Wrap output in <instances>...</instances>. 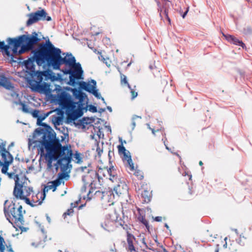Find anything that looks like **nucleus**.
<instances>
[{
  "mask_svg": "<svg viewBox=\"0 0 252 252\" xmlns=\"http://www.w3.org/2000/svg\"><path fill=\"white\" fill-rule=\"evenodd\" d=\"M32 53V58L24 61L22 63L26 72L32 77L27 79L32 90L47 95L51 103L59 105L62 109L65 110L68 119L74 121L80 117L86 102V94L76 89L66 87L63 89L60 85H56L52 91L50 85L43 80L55 81L61 78L50 71H35L34 62L43 68L52 67L57 70L60 69L62 64H65L68 69L62 71L64 74L69 75V82L73 86L83 79L81 64L76 63L75 57L71 54L66 53L62 58L61 50L55 47L49 39L45 43L40 44Z\"/></svg>",
  "mask_w": 252,
  "mask_h": 252,
  "instance_id": "f257e3e1",
  "label": "nucleus"
},
{
  "mask_svg": "<svg viewBox=\"0 0 252 252\" xmlns=\"http://www.w3.org/2000/svg\"><path fill=\"white\" fill-rule=\"evenodd\" d=\"M28 149L33 151L37 149L41 158H44L49 167L53 161L57 160L61 169L64 172L70 170L73 151L71 145L62 146L59 142H54L46 135L41 129H36L28 139Z\"/></svg>",
  "mask_w": 252,
  "mask_h": 252,
  "instance_id": "f03ea898",
  "label": "nucleus"
},
{
  "mask_svg": "<svg viewBox=\"0 0 252 252\" xmlns=\"http://www.w3.org/2000/svg\"><path fill=\"white\" fill-rule=\"evenodd\" d=\"M39 40L36 33L31 36L22 35L17 38H8L7 39L8 45H5L4 41H0V49L3 50L7 56L12 57L10 48L12 49L13 54H21L32 49L33 45Z\"/></svg>",
  "mask_w": 252,
  "mask_h": 252,
  "instance_id": "7ed1b4c3",
  "label": "nucleus"
},
{
  "mask_svg": "<svg viewBox=\"0 0 252 252\" xmlns=\"http://www.w3.org/2000/svg\"><path fill=\"white\" fill-rule=\"evenodd\" d=\"M15 180V187L13 190V195L17 199L24 200L27 204H31V200L28 196L33 192V188L28 187L30 181L24 174L14 175L13 178Z\"/></svg>",
  "mask_w": 252,
  "mask_h": 252,
  "instance_id": "20e7f679",
  "label": "nucleus"
},
{
  "mask_svg": "<svg viewBox=\"0 0 252 252\" xmlns=\"http://www.w3.org/2000/svg\"><path fill=\"white\" fill-rule=\"evenodd\" d=\"M9 203L8 200H5L4 204V212L7 219L11 222L16 230H20L21 232L25 231L26 229L24 227L23 214L25 211L23 210L22 206L18 208L14 207V205Z\"/></svg>",
  "mask_w": 252,
  "mask_h": 252,
  "instance_id": "39448f33",
  "label": "nucleus"
},
{
  "mask_svg": "<svg viewBox=\"0 0 252 252\" xmlns=\"http://www.w3.org/2000/svg\"><path fill=\"white\" fill-rule=\"evenodd\" d=\"M5 142L2 143L0 144V155L3 161V162H2L0 160V166L2 167L1 172L3 174L7 175L9 178L13 179L15 174L14 173H8L7 170L9 165L12 163L13 158L9 152L5 150Z\"/></svg>",
  "mask_w": 252,
  "mask_h": 252,
  "instance_id": "423d86ee",
  "label": "nucleus"
},
{
  "mask_svg": "<svg viewBox=\"0 0 252 252\" xmlns=\"http://www.w3.org/2000/svg\"><path fill=\"white\" fill-rule=\"evenodd\" d=\"M118 216L116 213H113L111 215H106L101 222V227L108 231H112L117 227Z\"/></svg>",
  "mask_w": 252,
  "mask_h": 252,
  "instance_id": "0eeeda50",
  "label": "nucleus"
},
{
  "mask_svg": "<svg viewBox=\"0 0 252 252\" xmlns=\"http://www.w3.org/2000/svg\"><path fill=\"white\" fill-rule=\"evenodd\" d=\"M46 15L47 13L44 9L32 13L28 15L29 19L27 22V25L29 26L40 20L51 21V18L46 16Z\"/></svg>",
  "mask_w": 252,
  "mask_h": 252,
  "instance_id": "6e6552de",
  "label": "nucleus"
},
{
  "mask_svg": "<svg viewBox=\"0 0 252 252\" xmlns=\"http://www.w3.org/2000/svg\"><path fill=\"white\" fill-rule=\"evenodd\" d=\"M96 81L94 80H92L88 82H83L80 83V86L82 89L92 93L97 98H101L105 102L104 98L101 96L98 90L96 89Z\"/></svg>",
  "mask_w": 252,
  "mask_h": 252,
  "instance_id": "1a4fd4ad",
  "label": "nucleus"
},
{
  "mask_svg": "<svg viewBox=\"0 0 252 252\" xmlns=\"http://www.w3.org/2000/svg\"><path fill=\"white\" fill-rule=\"evenodd\" d=\"M119 141L121 144L118 146V149L120 155L123 156V159L124 161H126L128 165L130 166L132 170L134 169V164L132 161L130 154L129 151H127L124 146V143H126L125 140H123L121 138H119Z\"/></svg>",
  "mask_w": 252,
  "mask_h": 252,
  "instance_id": "9d476101",
  "label": "nucleus"
},
{
  "mask_svg": "<svg viewBox=\"0 0 252 252\" xmlns=\"http://www.w3.org/2000/svg\"><path fill=\"white\" fill-rule=\"evenodd\" d=\"M46 194L43 190L41 192L39 191L35 195L32 196L31 204L29 205L32 207L40 205L43 203Z\"/></svg>",
  "mask_w": 252,
  "mask_h": 252,
  "instance_id": "9b49d317",
  "label": "nucleus"
},
{
  "mask_svg": "<svg viewBox=\"0 0 252 252\" xmlns=\"http://www.w3.org/2000/svg\"><path fill=\"white\" fill-rule=\"evenodd\" d=\"M62 183V179H58L55 181L49 182L47 186H45L43 191L46 194L49 190L52 189L53 191H55L56 190L57 187L60 186Z\"/></svg>",
  "mask_w": 252,
  "mask_h": 252,
  "instance_id": "f8f14e48",
  "label": "nucleus"
},
{
  "mask_svg": "<svg viewBox=\"0 0 252 252\" xmlns=\"http://www.w3.org/2000/svg\"><path fill=\"white\" fill-rule=\"evenodd\" d=\"M82 170L84 172H87L88 174L86 176H83L82 177V180L85 184H89L91 183H92V180H90L91 177L93 176H96L97 175L96 173L92 170L90 169V168H87L86 167H82Z\"/></svg>",
  "mask_w": 252,
  "mask_h": 252,
  "instance_id": "ddd939ff",
  "label": "nucleus"
},
{
  "mask_svg": "<svg viewBox=\"0 0 252 252\" xmlns=\"http://www.w3.org/2000/svg\"><path fill=\"white\" fill-rule=\"evenodd\" d=\"M223 35L228 42L235 45L241 46L243 48H245L246 47L245 44L242 41L239 40L230 34H223Z\"/></svg>",
  "mask_w": 252,
  "mask_h": 252,
  "instance_id": "4468645a",
  "label": "nucleus"
},
{
  "mask_svg": "<svg viewBox=\"0 0 252 252\" xmlns=\"http://www.w3.org/2000/svg\"><path fill=\"white\" fill-rule=\"evenodd\" d=\"M114 191L117 195L120 196L127 192V187L125 184L121 183L114 188Z\"/></svg>",
  "mask_w": 252,
  "mask_h": 252,
  "instance_id": "2eb2a0df",
  "label": "nucleus"
},
{
  "mask_svg": "<svg viewBox=\"0 0 252 252\" xmlns=\"http://www.w3.org/2000/svg\"><path fill=\"white\" fill-rule=\"evenodd\" d=\"M135 240V238L133 235L127 233L126 240L128 244V248L130 252H136L135 247L133 245V242Z\"/></svg>",
  "mask_w": 252,
  "mask_h": 252,
  "instance_id": "dca6fc26",
  "label": "nucleus"
},
{
  "mask_svg": "<svg viewBox=\"0 0 252 252\" xmlns=\"http://www.w3.org/2000/svg\"><path fill=\"white\" fill-rule=\"evenodd\" d=\"M0 86H2L7 90H12L14 88L9 81L4 76H1L0 78Z\"/></svg>",
  "mask_w": 252,
  "mask_h": 252,
  "instance_id": "f3484780",
  "label": "nucleus"
},
{
  "mask_svg": "<svg viewBox=\"0 0 252 252\" xmlns=\"http://www.w3.org/2000/svg\"><path fill=\"white\" fill-rule=\"evenodd\" d=\"M164 3H165V7H162V8H160V15L161 17H162L163 15H165L168 21L169 22V23H170V19L168 16V15H167L168 12H167V10L166 8V7L169 6L170 5V2L169 1L166 0V1H165Z\"/></svg>",
  "mask_w": 252,
  "mask_h": 252,
  "instance_id": "a211bd4d",
  "label": "nucleus"
},
{
  "mask_svg": "<svg viewBox=\"0 0 252 252\" xmlns=\"http://www.w3.org/2000/svg\"><path fill=\"white\" fill-rule=\"evenodd\" d=\"M103 196L105 197L104 202H107L109 203V205L113 204V198L114 197V195L112 191H108L105 195H103Z\"/></svg>",
  "mask_w": 252,
  "mask_h": 252,
  "instance_id": "6ab92c4d",
  "label": "nucleus"
},
{
  "mask_svg": "<svg viewBox=\"0 0 252 252\" xmlns=\"http://www.w3.org/2000/svg\"><path fill=\"white\" fill-rule=\"evenodd\" d=\"M51 113V112H48L46 114H44V115L43 116H38V118H37V124L39 125H40V126H44L45 127H49V126L45 124V123H42V122L47 117L49 114H50Z\"/></svg>",
  "mask_w": 252,
  "mask_h": 252,
  "instance_id": "aec40b11",
  "label": "nucleus"
},
{
  "mask_svg": "<svg viewBox=\"0 0 252 252\" xmlns=\"http://www.w3.org/2000/svg\"><path fill=\"white\" fill-rule=\"evenodd\" d=\"M141 196L144 199L145 202H149L150 201L151 193L149 191L144 190L141 192Z\"/></svg>",
  "mask_w": 252,
  "mask_h": 252,
  "instance_id": "412c9836",
  "label": "nucleus"
},
{
  "mask_svg": "<svg viewBox=\"0 0 252 252\" xmlns=\"http://www.w3.org/2000/svg\"><path fill=\"white\" fill-rule=\"evenodd\" d=\"M74 158L75 162L77 163H81L82 162V155L76 151L74 154Z\"/></svg>",
  "mask_w": 252,
  "mask_h": 252,
  "instance_id": "4be33fe9",
  "label": "nucleus"
},
{
  "mask_svg": "<svg viewBox=\"0 0 252 252\" xmlns=\"http://www.w3.org/2000/svg\"><path fill=\"white\" fill-rule=\"evenodd\" d=\"M19 104L22 106V110L23 112L26 113H31V110L29 108L28 106L22 102H20Z\"/></svg>",
  "mask_w": 252,
  "mask_h": 252,
  "instance_id": "5701e85b",
  "label": "nucleus"
},
{
  "mask_svg": "<svg viewBox=\"0 0 252 252\" xmlns=\"http://www.w3.org/2000/svg\"><path fill=\"white\" fill-rule=\"evenodd\" d=\"M5 250V241L0 235V252H4Z\"/></svg>",
  "mask_w": 252,
  "mask_h": 252,
  "instance_id": "b1692460",
  "label": "nucleus"
},
{
  "mask_svg": "<svg viewBox=\"0 0 252 252\" xmlns=\"http://www.w3.org/2000/svg\"><path fill=\"white\" fill-rule=\"evenodd\" d=\"M121 83L122 85L125 84V85H127L128 88L129 89H130V86L129 84L128 83L127 81V78H126V76H125L124 75H121Z\"/></svg>",
  "mask_w": 252,
  "mask_h": 252,
  "instance_id": "393cba45",
  "label": "nucleus"
},
{
  "mask_svg": "<svg viewBox=\"0 0 252 252\" xmlns=\"http://www.w3.org/2000/svg\"><path fill=\"white\" fill-rule=\"evenodd\" d=\"M129 166H130L129 165ZM129 168H130V169L131 171H134V173L133 174L135 176H137L140 179H142L143 178V176L141 174V173L140 171H139L138 170H137L136 169H135L134 168L133 170H132L131 169L130 167H129Z\"/></svg>",
  "mask_w": 252,
  "mask_h": 252,
  "instance_id": "a878e982",
  "label": "nucleus"
},
{
  "mask_svg": "<svg viewBox=\"0 0 252 252\" xmlns=\"http://www.w3.org/2000/svg\"><path fill=\"white\" fill-rule=\"evenodd\" d=\"M138 220L143 224H144L146 227H147L148 226V222L143 216L139 217Z\"/></svg>",
  "mask_w": 252,
  "mask_h": 252,
  "instance_id": "bb28decb",
  "label": "nucleus"
},
{
  "mask_svg": "<svg viewBox=\"0 0 252 252\" xmlns=\"http://www.w3.org/2000/svg\"><path fill=\"white\" fill-rule=\"evenodd\" d=\"M30 113L32 114V116L34 118H38L39 114V112L37 110H34L33 111H31Z\"/></svg>",
  "mask_w": 252,
  "mask_h": 252,
  "instance_id": "cd10ccee",
  "label": "nucleus"
},
{
  "mask_svg": "<svg viewBox=\"0 0 252 252\" xmlns=\"http://www.w3.org/2000/svg\"><path fill=\"white\" fill-rule=\"evenodd\" d=\"M130 90V93L131 94V99L135 98L137 96V93L133 89H129Z\"/></svg>",
  "mask_w": 252,
  "mask_h": 252,
  "instance_id": "c85d7f7f",
  "label": "nucleus"
},
{
  "mask_svg": "<svg viewBox=\"0 0 252 252\" xmlns=\"http://www.w3.org/2000/svg\"><path fill=\"white\" fill-rule=\"evenodd\" d=\"M73 213V210L72 208H70L69 209H68L66 212L64 213L63 215L64 216V217L66 215H71Z\"/></svg>",
  "mask_w": 252,
  "mask_h": 252,
  "instance_id": "c756f323",
  "label": "nucleus"
},
{
  "mask_svg": "<svg viewBox=\"0 0 252 252\" xmlns=\"http://www.w3.org/2000/svg\"><path fill=\"white\" fill-rule=\"evenodd\" d=\"M89 110L93 113L97 112V108L95 106L91 105L89 107Z\"/></svg>",
  "mask_w": 252,
  "mask_h": 252,
  "instance_id": "7c9ffc66",
  "label": "nucleus"
},
{
  "mask_svg": "<svg viewBox=\"0 0 252 252\" xmlns=\"http://www.w3.org/2000/svg\"><path fill=\"white\" fill-rule=\"evenodd\" d=\"M154 220L157 221H160L162 220V218L161 217H156L155 218Z\"/></svg>",
  "mask_w": 252,
  "mask_h": 252,
  "instance_id": "2f4dec72",
  "label": "nucleus"
},
{
  "mask_svg": "<svg viewBox=\"0 0 252 252\" xmlns=\"http://www.w3.org/2000/svg\"><path fill=\"white\" fill-rule=\"evenodd\" d=\"M7 251L9 252H13L12 248L11 246H7Z\"/></svg>",
  "mask_w": 252,
  "mask_h": 252,
  "instance_id": "473e14b6",
  "label": "nucleus"
},
{
  "mask_svg": "<svg viewBox=\"0 0 252 252\" xmlns=\"http://www.w3.org/2000/svg\"><path fill=\"white\" fill-rule=\"evenodd\" d=\"M91 191H89V192L87 193V196H84L83 198L84 199H90V197H89V194L90 193Z\"/></svg>",
  "mask_w": 252,
  "mask_h": 252,
  "instance_id": "72a5a7b5",
  "label": "nucleus"
},
{
  "mask_svg": "<svg viewBox=\"0 0 252 252\" xmlns=\"http://www.w3.org/2000/svg\"><path fill=\"white\" fill-rule=\"evenodd\" d=\"M46 219H47V220H48V222H49V223H50V222H51V219H50V217H49L48 215H46Z\"/></svg>",
  "mask_w": 252,
  "mask_h": 252,
  "instance_id": "f704fd0d",
  "label": "nucleus"
},
{
  "mask_svg": "<svg viewBox=\"0 0 252 252\" xmlns=\"http://www.w3.org/2000/svg\"><path fill=\"white\" fill-rule=\"evenodd\" d=\"M148 126V127L149 129H151L152 130V133L155 134V130H154V129H153V128H151V127H150V125L149 124H148L147 125Z\"/></svg>",
  "mask_w": 252,
  "mask_h": 252,
  "instance_id": "c9c22d12",
  "label": "nucleus"
},
{
  "mask_svg": "<svg viewBox=\"0 0 252 252\" xmlns=\"http://www.w3.org/2000/svg\"><path fill=\"white\" fill-rule=\"evenodd\" d=\"M11 95L13 97H14L15 96H16V97H18V96H19V95L15 93H12L11 94Z\"/></svg>",
  "mask_w": 252,
  "mask_h": 252,
  "instance_id": "e433bc0d",
  "label": "nucleus"
},
{
  "mask_svg": "<svg viewBox=\"0 0 252 252\" xmlns=\"http://www.w3.org/2000/svg\"><path fill=\"white\" fill-rule=\"evenodd\" d=\"M189 11V9L188 8V9L187 10V11L183 14V15H182V17L183 18H184L185 17V16H186L188 12Z\"/></svg>",
  "mask_w": 252,
  "mask_h": 252,
  "instance_id": "4c0bfd02",
  "label": "nucleus"
},
{
  "mask_svg": "<svg viewBox=\"0 0 252 252\" xmlns=\"http://www.w3.org/2000/svg\"><path fill=\"white\" fill-rule=\"evenodd\" d=\"M107 109H108V110L110 111V112H112V108L110 106H108L107 107Z\"/></svg>",
  "mask_w": 252,
  "mask_h": 252,
  "instance_id": "58836bf2",
  "label": "nucleus"
},
{
  "mask_svg": "<svg viewBox=\"0 0 252 252\" xmlns=\"http://www.w3.org/2000/svg\"><path fill=\"white\" fill-rule=\"evenodd\" d=\"M97 150L98 151V154H99V155H100L102 151L101 150Z\"/></svg>",
  "mask_w": 252,
  "mask_h": 252,
  "instance_id": "ea45409f",
  "label": "nucleus"
},
{
  "mask_svg": "<svg viewBox=\"0 0 252 252\" xmlns=\"http://www.w3.org/2000/svg\"><path fill=\"white\" fill-rule=\"evenodd\" d=\"M137 118H140L138 116H135L133 117V120H134L135 119Z\"/></svg>",
  "mask_w": 252,
  "mask_h": 252,
  "instance_id": "a19ab883",
  "label": "nucleus"
},
{
  "mask_svg": "<svg viewBox=\"0 0 252 252\" xmlns=\"http://www.w3.org/2000/svg\"><path fill=\"white\" fill-rule=\"evenodd\" d=\"M101 60H103V62H104L105 61V59L102 56H101Z\"/></svg>",
  "mask_w": 252,
  "mask_h": 252,
  "instance_id": "79ce46f5",
  "label": "nucleus"
},
{
  "mask_svg": "<svg viewBox=\"0 0 252 252\" xmlns=\"http://www.w3.org/2000/svg\"><path fill=\"white\" fill-rule=\"evenodd\" d=\"M199 163V165H202L203 164V163L201 161H200Z\"/></svg>",
  "mask_w": 252,
  "mask_h": 252,
  "instance_id": "37998d69",
  "label": "nucleus"
},
{
  "mask_svg": "<svg viewBox=\"0 0 252 252\" xmlns=\"http://www.w3.org/2000/svg\"><path fill=\"white\" fill-rule=\"evenodd\" d=\"M132 124L133 126V127H134L135 126V123L134 122H133Z\"/></svg>",
  "mask_w": 252,
  "mask_h": 252,
  "instance_id": "c03bdc74",
  "label": "nucleus"
},
{
  "mask_svg": "<svg viewBox=\"0 0 252 252\" xmlns=\"http://www.w3.org/2000/svg\"><path fill=\"white\" fill-rule=\"evenodd\" d=\"M165 226H166V227L167 228H169V227H168V225H167V224H165Z\"/></svg>",
  "mask_w": 252,
  "mask_h": 252,
  "instance_id": "a18cd8bd",
  "label": "nucleus"
},
{
  "mask_svg": "<svg viewBox=\"0 0 252 252\" xmlns=\"http://www.w3.org/2000/svg\"><path fill=\"white\" fill-rule=\"evenodd\" d=\"M105 63L107 64V66H108V65L107 64V63L106 62H105ZM110 65V64H109V66Z\"/></svg>",
  "mask_w": 252,
  "mask_h": 252,
  "instance_id": "49530a36",
  "label": "nucleus"
},
{
  "mask_svg": "<svg viewBox=\"0 0 252 252\" xmlns=\"http://www.w3.org/2000/svg\"><path fill=\"white\" fill-rule=\"evenodd\" d=\"M164 252H167L165 249H164Z\"/></svg>",
  "mask_w": 252,
  "mask_h": 252,
  "instance_id": "de8ad7c7",
  "label": "nucleus"
},
{
  "mask_svg": "<svg viewBox=\"0 0 252 252\" xmlns=\"http://www.w3.org/2000/svg\"><path fill=\"white\" fill-rule=\"evenodd\" d=\"M166 148L167 149V150H169L168 148L166 146Z\"/></svg>",
  "mask_w": 252,
  "mask_h": 252,
  "instance_id": "09e8293b",
  "label": "nucleus"
}]
</instances>
